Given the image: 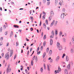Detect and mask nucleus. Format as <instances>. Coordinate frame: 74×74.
I'll return each mask as SVG.
<instances>
[{
  "instance_id": "obj_30",
  "label": "nucleus",
  "mask_w": 74,
  "mask_h": 74,
  "mask_svg": "<svg viewBox=\"0 0 74 74\" xmlns=\"http://www.w3.org/2000/svg\"><path fill=\"white\" fill-rule=\"evenodd\" d=\"M72 45V44H71V42H70L69 43V46H71Z\"/></svg>"
},
{
  "instance_id": "obj_44",
  "label": "nucleus",
  "mask_w": 74,
  "mask_h": 74,
  "mask_svg": "<svg viewBox=\"0 0 74 74\" xmlns=\"http://www.w3.org/2000/svg\"><path fill=\"white\" fill-rule=\"evenodd\" d=\"M46 2V0H43V3H44V4H45Z\"/></svg>"
},
{
  "instance_id": "obj_54",
  "label": "nucleus",
  "mask_w": 74,
  "mask_h": 74,
  "mask_svg": "<svg viewBox=\"0 0 74 74\" xmlns=\"http://www.w3.org/2000/svg\"><path fill=\"white\" fill-rule=\"evenodd\" d=\"M59 4L60 5H62V2H59Z\"/></svg>"
},
{
  "instance_id": "obj_17",
  "label": "nucleus",
  "mask_w": 74,
  "mask_h": 74,
  "mask_svg": "<svg viewBox=\"0 0 74 74\" xmlns=\"http://www.w3.org/2000/svg\"><path fill=\"white\" fill-rule=\"evenodd\" d=\"M51 33L52 35L54 36V34H55V32H54V31H52Z\"/></svg>"
},
{
  "instance_id": "obj_4",
  "label": "nucleus",
  "mask_w": 74,
  "mask_h": 74,
  "mask_svg": "<svg viewBox=\"0 0 74 74\" xmlns=\"http://www.w3.org/2000/svg\"><path fill=\"white\" fill-rule=\"evenodd\" d=\"M64 73L65 74H68V71L67 69H65L64 71Z\"/></svg>"
},
{
  "instance_id": "obj_5",
  "label": "nucleus",
  "mask_w": 74,
  "mask_h": 74,
  "mask_svg": "<svg viewBox=\"0 0 74 74\" xmlns=\"http://www.w3.org/2000/svg\"><path fill=\"white\" fill-rule=\"evenodd\" d=\"M58 48H59V50H62V49H63L62 46L61 45L58 47Z\"/></svg>"
},
{
  "instance_id": "obj_62",
  "label": "nucleus",
  "mask_w": 74,
  "mask_h": 74,
  "mask_svg": "<svg viewBox=\"0 0 74 74\" xmlns=\"http://www.w3.org/2000/svg\"><path fill=\"white\" fill-rule=\"evenodd\" d=\"M50 62H53V59H51L50 61Z\"/></svg>"
},
{
  "instance_id": "obj_45",
  "label": "nucleus",
  "mask_w": 74,
  "mask_h": 74,
  "mask_svg": "<svg viewBox=\"0 0 74 74\" xmlns=\"http://www.w3.org/2000/svg\"><path fill=\"white\" fill-rule=\"evenodd\" d=\"M64 56H66V55H65V54L64 53L63 54V56H62V58H64Z\"/></svg>"
},
{
  "instance_id": "obj_22",
  "label": "nucleus",
  "mask_w": 74,
  "mask_h": 74,
  "mask_svg": "<svg viewBox=\"0 0 74 74\" xmlns=\"http://www.w3.org/2000/svg\"><path fill=\"white\" fill-rule=\"evenodd\" d=\"M30 18H31V20L33 21V17L31 16L30 17Z\"/></svg>"
},
{
  "instance_id": "obj_55",
  "label": "nucleus",
  "mask_w": 74,
  "mask_h": 74,
  "mask_svg": "<svg viewBox=\"0 0 74 74\" xmlns=\"http://www.w3.org/2000/svg\"><path fill=\"white\" fill-rule=\"evenodd\" d=\"M3 40V38L2 37L0 38V40Z\"/></svg>"
},
{
  "instance_id": "obj_3",
  "label": "nucleus",
  "mask_w": 74,
  "mask_h": 74,
  "mask_svg": "<svg viewBox=\"0 0 74 74\" xmlns=\"http://www.w3.org/2000/svg\"><path fill=\"white\" fill-rule=\"evenodd\" d=\"M50 13V15L51 16H53L54 15V12L52 10H51Z\"/></svg>"
},
{
  "instance_id": "obj_43",
  "label": "nucleus",
  "mask_w": 74,
  "mask_h": 74,
  "mask_svg": "<svg viewBox=\"0 0 74 74\" xmlns=\"http://www.w3.org/2000/svg\"><path fill=\"white\" fill-rule=\"evenodd\" d=\"M68 68H70V64H69L67 66Z\"/></svg>"
},
{
  "instance_id": "obj_63",
  "label": "nucleus",
  "mask_w": 74,
  "mask_h": 74,
  "mask_svg": "<svg viewBox=\"0 0 74 74\" xmlns=\"http://www.w3.org/2000/svg\"><path fill=\"white\" fill-rule=\"evenodd\" d=\"M30 30H31V31H33V28H31Z\"/></svg>"
},
{
  "instance_id": "obj_40",
  "label": "nucleus",
  "mask_w": 74,
  "mask_h": 74,
  "mask_svg": "<svg viewBox=\"0 0 74 74\" xmlns=\"http://www.w3.org/2000/svg\"><path fill=\"white\" fill-rule=\"evenodd\" d=\"M42 14H45L44 15H46V13H45V12H44V11H43V12H42Z\"/></svg>"
},
{
  "instance_id": "obj_42",
  "label": "nucleus",
  "mask_w": 74,
  "mask_h": 74,
  "mask_svg": "<svg viewBox=\"0 0 74 74\" xmlns=\"http://www.w3.org/2000/svg\"><path fill=\"white\" fill-rule=\"evenodd\" d=\"M35 57H36V56H34L32 58V60H34V59H35Z\"/></svg>"
},
{
  "instance_id": "obj_36",
  "label": "nucleus",
  "mask_w": 74,
  "mask_h": 74,
  "mask_svg": "<svg viewBox=\"0 0 74 74\" xmlns=\"http://www.w3.org/2000/svg\"><path fill=\"white\" fill-rule=\"evenodd\" d=\"M2 30L3 29H2V27H1L0 28V32H2Z\"/></svg>"
},
{
  "instance_id": "obj_57",
  "label": "nucleus",
  "mask_w": 74,
  "mask_h": 74,
  "mask_svg": "<svg viewBox=\"0 0 74 74\" xmlns=\"http://www.w3.org/2000/svg\"><path fill=\"white\" fill-rule=\"evenodd\" d=\"M72 7H74V3H72Z\"/></svg>"
},
{
  "instance_id": "obj_59",
  "label": "nucleus",
  "mask_w": 74,
  "mask_h": 74,
  "mask_svg": "<svg viewBox=\"0 0 74 74\" xmlns=\"http://www.w3.org/2000/svg\"><path fill=\"white\" fill-rule=\"evenodd\" d=\"M40 51L39 52H38V53H37V54L38 55H39V54H40Z\"/></svg>"
},
{
  "instance_id": "obj_38",
  "label": "nucleus",
  "mask_w": 74,
  "mask_h": 74,
  "mask_svg": "<svg viewBox=\"0 0 74 74\" xmlns=\"http://www.w3.org/2000/svg\"><path fill=\"white\" fill-rule=\"evenodd\" d=\"M17 55L16 54H15V55L14 56V59H15V58H16Z\"/></svg>"
},
{
  "instance_id": "obj_37",
  "label": "nucleus",
  "mask_w": 74,
  "mask_h": 74,
  "mask_svg": "<svg viewBox=\"0 0 74 74\" xmlns=\"http://www.w3.org/2000/svg\"><path fill=\"white\" fill-rule=\"evenodd\" d=\"M46 44V42H45V41L44 42V43H43V46H45V44Z\"/></svg>"
},
{
  "instance_id": "obj_56",
  "label": "nucleus",
  "mask_w": 74,
  "mask_h": 74,
  "mask_svg": "<svg viewBox=\"0 0 74 74\" xmlns=\"http://www.w3.org/2000/svg\"><path fill=\"white\" fill-rule=\"evenodd\" d=\"M11 35H13V32L12 31L11 32V33H10Z\"/></svg>"
},
{
  "instance_id": "obj_23",
  "label": "nucleus",
  "mask_w": 74,
  "mask_h": 74,
  "mask_svg": "<svg viewBox=\"0 0 74 74\" xmlns=\"http://www.w3.org/2000/svg\"><path fill=\"white\" fill-rule=\"evenodd\" d=\"M59 56H58L56 58V60H57V61H58V60H59Z\"/></svg>"
},
{
  "instance_id": "obj_15",
  "label": "nucleus",
  "mask_w": 74,
  "mask_h": 74,
  "mask_svg": "<svg viewBox=\"0 0 74 74\" xmlns=\"http://www.w3.org/2000/svg\"><path fill=\"white\" fill-rule=\"evenodd\" d=\"M42 17V19H43V20H44V19H45V15H44Z\"/></svg>"
},
{
  "instance_id": "obj_1",
  "label": "nucleus",
  "mask_w": 74,
  "mask_h": 74,
  "mask_svg": "<svg viewBox=\"0 0 74 74\" xmlns=\"http://www.w3.org/2000/svg\"><path fill=\"white\" fill-rule=\"evenodd\" d=\"M5 58L7 60L9 59V54L8 53H6L5 56Z\"/></svg>"
},
{
  "instance_id": "obj_34",
  "label": "nucleus",
  "mask_w": 74,
  "mask_h": 74,
  "mask_svg": "<svg viewBox=\"0 0 74 74\" xmlns=\"http://www.w3.org/2000/svg\"><path fill=\"white\" fill-rule=\"evenodd\" d=\"M39 49H40V47H38L37 49V52H38V51H39Z\"/></svg>"
},
{
  "instance_id": "obj_11",
  "label": "nucleus",
  "mask_w": 74,
  "mask_h": 74,
  "mask_svg": "<svg viewBox=\"0 0 74 74\" xmlns=\"http://www.w3.org/2000/svg\"><path fill=\"white\" fill-rule=\"evenodd\" d=\"M57 46L58 47H60V46H61L60 45V43H59L58 42H57Z\"/></svg>"
},
{
  "instance_id": "obj_14",
  "label": "nucleus",
  "mask_w": 74,
  "mask_h": 74,
  "mask_svg": "<svg viewBox=\"0 0 74 74\" xmlns=\"http://www.w3.org/2000/svg\"><path fill=\"white\" fill-rule=\"evenodd\" d=\"M55 34L57 36L58 34V30L57 29L56 30V31H55Z\"/></svg>"
},
{
  "instance_id": "obj_50",
  "label": "nucleus",
  "mask_w": 74,
  "mask_h": 74,
  "mask_svg": "<svg viewBox=\"0 0 74 74\" xmlns=\"http://www.w3.org/2000/svg\"><path fill=\"white\" fill-rule=\"evenodd\" d=\"M55 3L56 4H57L58 3V0H55Z\"/></svg>"
},
{
  "instance_id": "obj_64",
  "label": "nucleus",
  "mask_w": 74,
  "mask_h": 74,
  "mask_svg": "<svg viewBox=\"0 0 74 74\" xmlns=\"http://www.w3.org/2000/svg\"><path fill=\"white\" fill-rule=\"evenodd\" d=\"M43 32H42V33H41V35H42V36H43Z\"/></svg>"
},
{
  "instance_id": "obj_52",
  "label": "nucleus",
  "mask_w": 74,
  "mask_h": 74,
  "mask_svg": "<svg viewBox=\"0 0 74 74\" xmlns=\"http://www.w3.org/2000/svg\"><path fill=\"white\" fill-rule=\"evenodd\" d=\"M1 55L2 57H3L4 56V53H2Z\"/></svg>"
},
{
  "instance_id": "obj_61",
  "label": "nucleus",
  "mask_w": 74,
  "mask_h": 74,
  "mask_svg": "<svg viewBox=\"0 0 74 74\" xmlns=\"http://www.w3.org/2000/svg\"><path fill=\"white\" fill-rule=\"evenodd\" d=\"M43 48V47L42 46L40 48V49H42Z\"/></svg>"
},
{
  "instance_id": "obj_39",
  "label": "nucleus",
  "mask_w": 74,
  "mask_h": 74,
  "mask_svg": "<svg viewBox=\"0 0 74 74\" xmlns=\"http://www.w3.org/2000/svg\"><path fill=\"white\" fill-rule=\"evenodd\" d=\"M44 69H46V67L45 66V64H44Z\"/></svg>"
},
{
  "instance_id": "obj_49",
  "label": "nucleus",
  "mask_w": 74,
  "mask_h": 74,
  "mask_svg": "<svg viewBox=\"0 0 74 74\" xmlns=\"http://www.w3.org/2000/svg\"><path fill=\"white\" fill-rule=\"evenodd\" d=\"M8 32H5V35H7V34H8Z\"/></svg>"
},
{
  "instance_id": "obj_33",
  "label": "nucleus",
  "mask_w": 74,
  "mask_h": 74,
  "mask_svg": "<svg viewBox=\"0 0 74 74\" xmlns=\"http://www.w3.org/2000/svg\"><path fill=\"white\" fill-rule=\"evenodd\" d=\"M48 51H49V48L48 47V48H47V49L46 52H48Z\"/></svg>"
},
{
  "instance_id": "obj_20",
  "label": "nucleus",
  "mask_w": 74,
  "mask_h": 74,
  "mask_svg": "<svg viewBox=\"0 0 74 74\" xmlns=\"http://www.w3.org/2000/svg\"><path fill=\"white\" fill-rule=\"evenodd\" d=\"M47 69H48V71H50V69H49V65H47Z\"/></svg>"
},
{
  "instance_id": "obj_48",
  "label": "nucleus",
  "mask_w": 74,
  "mask_h": 74,
  "mask_svg": "<svg viewBox=\"0 0 74 74\" xmlns=\"http://www.w3.org/2000/svg\"><path fill=\"white\" fill-rule=\"evenodd\" d=\"M2 45H3V42H1L0 43V46H1Z\"/></svg>"
},
{
  "instance_id": "obj_31",
  "label": "nucleus",
  "mask_w": 74,
  "mask_h": 74,
  "mask_svg": "<svg viewBox=\"0 0 74 74\" xmlns=\"http://www.w3.org/2000/svg\"><path fill=\"white\" fill-rule=\"evenodd\" d=\"M71 52L72 53V52H74V50L73 49H71Z\"/></svg>"
},
{
  "instance_id": "obj_28",
  "label": "nucleus",
  "mask_w": 74,
  "mask_h": 74,
  "mask_svg": "<svg viewBox=\"0 0 74 74\" xmlns=\"http://www.w3.org/2000/svg\"><path fill=\"white\" fill-rule=\"evenodd\" d=\"M52 18V16H50L49 18V20L51 21V18Z\"/></svg>"
},
{
  "instance_id": "obj_25",
  "label": "nucleus",
  "mask_w": 74,
  "mask_h": 74,
  "mask_svg": "<svg viewBox=\"0 0 74 74\" xmlns=\"http://www.w3.org/2000/svg\"><path fill=\"white\" fill-rule=\"evenodd\" d=\"M66 11V10L64 9H62V12H63V13H64Z\"/></svg>"
},
{
  "instance_id": "obj_6",
  "label": "nucleus",
  "mask_w": 74,
  "mask_h": 74,
  "mask_svg": "<svg viewBox=\"0 0 74 74\" xmlns=\"http://www.w3.org/2000/svg\"><path fill=\"white\" fill-rule=\"evenodd\" d=\"M64 14L63 13L61 15V18H64Z\"/></svg>"
},
{
  "instance_id": "obj_27",
  "label": "nucleus",
  "mask_w": 74,
  "mask_h": 74,
  "mask_svg": "<svg viewBox=\"0 0 74 74\" xmlns=\"http://www.w3.org/2000/svg\"><path fill=\"white\" fill-rule=\"evenodd\" d=\"M31 65L33 66V60H31Z\"/></svg>"
},
{
  "instance_id": "obj_13",
  "label": "nucleus",
  "mask_w": 74,
  "mask_h": 74,
  "mask_svg": "<svg viewBox=\"0 0 74 74\" xmlns=\"http://www.w3.org/2000/svg\"><path fill=\"white\" fill-rule=\"evenodd\" d=\"M60 72L58 70L55 71V73H59Z\"/></svg>"
},
{
  "instance_id": "obj_41",
  "label": "nucleus",
  "mask_w": 74,
  "mask_h": 74,
  "mask_svg": "<svg viewBox=\"0 0 74 74\" xmlns=\"http://www.w3.org/2000/svg\"><path fill=\"white\" fill-rule=\"evenodd\" d=\"M63 42H65V41H66V39H65V38H63Z\"/></svg>"
},
{
  "instance_id": "obj_29",
  "label": "nucleus",
  "mask_w": 74,
  "mask_h": 74,
  "mask_svg": "<svg viewBox=\"0 0 74 74\" xmlns=\"http://www.w3.org/2000/svg\"><path fill=\"white\" fill-rule=\"evenodd\" d=\"M48 20H46V22H45V23H46V25H48Z\"/></svg>"
},
{
  "instance_id": "obj_10",
  "label": "nucleus",
  "mask_w": 74,
  "mask_h": 74,
  "mask_svg": "<svg viewBox=\"0 0 74 74\" xmlns=\"http://www.w3.org/2000/svg\"><path fill=\"white\" fill-rule=\"evenodd\" d=\"M54 22H55V20H54L52 22V23H51L50 26H53V25Z\"/></svg>"
},
{
  "instance_id": "obj_21",
  "label": "nucleus",
  "mask_w": 74,
  "mask_h": 74,
  "mask_svg": "<svg viewBox=\"0 0 74 74\" xmlns=\"http://www.w3.org/2000/svg\"><path fill=\"white\" fill-rule=\"evenodd\" d=\"M35 60L36 61V62H37L38 61V59L37 58V57L36 56V57Z\"/></svg>"
},
{
  "instance_id": "obj_53",
  "label": "nucleus",
  "mask_w": 74,
  "mask_h": 74,
  "mask_svg": "<svg viewBox=\"0 0 74 74\" xmlns=\"http://www.w3.org/2000/svg\"><path fill=\"white\" fill-rule=\"evenodd\" d=\"M25 71L26 73H28V71H27V69H25Z\"/></svg>"
},
{
  "instance_id": "obj_24",
  "label": "nucleus",
  "mask_w": 74,
  "mask_h": 74,
  "mask_svg": "<svg viewBox=\"0 0 74 74\" xmlns=\"http://www.w3.org/2000/svg\"><path fill=\"white\" fill-rule=\"evenodd\" d=\"M53 36H54V35H52L50 36V38H53Z\"/></svg>"
},
{
  "instance_id": "obj_46",
  "label": "nucleus",
  "mask_w": 74,
  "mask_h": 74,
  "mask_svg": "<svg viewBox=\"0 0 74 74\" xmlns=\"http://www.w3.org/2000/svg\"><path fill=\"white\" fill-rule=\"evenodd\" d=\"M8 45H9V43H8H8H7V45H6V46L8 47Z\"/></svg>"
},
{
  "instance_id": "obj_26",
  "label": "nucleus",
  "mask_w": 74,
  "mask_h": 74,
  "mask_svg": "<svg viewBox=\"0 0 74 74\" xmlns=\"http://www.w3.org/2000/svg\"><path fill=\"white\" fill-rule=\"evenodd\" d=\"M52 53V50H50L49 52V54L51 55Z\"/></svg>"
},
{
  "instance_id": "obj_19",
  "label": "nucleus",
  "mask_w": 74,
  "mask_h": 74,
  "mask_svg": "<svg viewBox=\"0 0 74 74\" xmlns=\"http://www.w3.org/2000/svg\"><path fill=\"white\" fill-rule=\"evenodd\" d=\"M66 61H69V57L68 56H66Z\"/></svg>"
},
{
  "instance_id": "obj_2",
  "label": "nucleus",
  "mask_w": 74,
  "mask_h": 74,
  "mask_svg": "<svg viewBox=\"0 0 74 74\" xmlns=\"http://www.w3.org/2000/svg\"><path fill=\"white\" fill-rule=\"evenodd\" d=\"M11 69L10 68V66H8L6 70V73H8V72L11 71Z\"/></svg>"
},
{
  "instance_id": "obj_9",
  "label": "nucleus",
  "mask_w": 74,
  "mask_h": 74,
  "mask_svg": "<svg viewBox=\"0 0 74 74\" xmlns=\"http://www.w3.org/2000/svg\"><path fill=\"white\" fill-rule=\"evenodd\" d=\"M52 44H53V40L52 39L50 40V45H52Z\"/></svg>"
},
{
  "instance_id": "obj_7",
  "label": "nucleus",
  "mask_w": 74,
  "mask_h": 74,
  "mask_svg": "<svg viewBox=\"0 0 74 74\" xmlns=\"http://www.w3.org/2000/svg\"><path fill=\"white\" fill-rule=\"evenodd\" d=\"M13 27L16 28H19V26L16 25H14Z\"/></svg>"
},
{
  "instance_id": "obj_58",
  "label": "nucleus",
  "mask_w": 74,
  "mask_h": 74,
  "mask_svg": "<svg viewBox=\"0 0 74 74\" xmlns=\"http://www.w3.org/2000/svg\"><path fill=\"white\" fill-rule=\"evenodd\" d=\"M8 51L9 52H10V51H11V49H8Z\"/></svg>"
},
{
  "instance_id": "obj_18",
  "label": "nucleus",
  "mask_w": 74,
  "mask_h": 74,
  "mask_svg": "<svg viewBox=\"0 0 74 74\" xmlns=\"http://www.w3.org/2000/svg\"><path fill=\"white\" fill-rule=\"evenodd\" d=\"M72 42L73 44H74V37H73L72 38Z\"/></svg>"
},
{
  "instance_id": "obj_47",
  "label": "nucleus",
  "mask_w": 74,
  "mask_h": 74,
  "mask_svg": "<svg viewBox=\"0 0 74 74\" xmlns=\"http://www.w3.org/2000/svg\"><path fill=\"white\" fill-rule=\"evenodd\" d=\"M59 71H61V69H60V67H58V70Z\"/></svg>"
},
{
  "instance_id": "obj_51",
  "label": "nucleus",
  "mask_w": 74,
  "mask_h": 74,
  "mask_svg": "<svg viewBox=\"0 0 74 74\" xmlns=\"http://www.w3.org/2000/svg\"><path fill=\"white\" fill-rule=\"evenodd\" d=\"M57 23H58V21H56L55 22V23L54 24L55 25H57Z\"/></svg>"
},
{
  "instance_id": "obj_16",
  "label": "nucleus",
  "mask_w": 74,
  "mask_h": 74,
  "mask_svg": "<svg viewBox=\"0 0 74 74\" xmlns=\"http://www.w3.org/2000/svg\"><path fill=\"white\" fill-rule=\"evenodd\" d=\"M43 27L44 28H46V27H47L46 26V25H45V23L43 24Z\"/></svg>"
},
{
  "instance_id": "obj_8",
  "label": "nucleus",
  "mask_w": 74,
  "mask_h": 74,
  "mask_svg": "<svg viewBox=\"0 0 74 74\" xmlns=\"http://www.w3.org/2000/svg\"><path fill=\"white\" fill-rule=\"evenodd\" d=\"M12 53H13V51H11L10 52V57H11V56L12 55Z\"/></svg>"
},
{
  "instance_id": "obj_12",
  "label": "nucleus",
  "mask_w": 74,
  "mask_h": 74,
  "mask_svg": "<svg viewBox=\"0 0 74 74\" xmlns=\"http://www.w3.org/2000/svg\"><path fill=\"white\" fill-rule=\"evenodd\" d=\"M45 55H46V53L45 52L43 56V58H45Z\"/></svg>"
},
{
  "instance_id": "obj_32",
  "label": "nucleus",
  "mask_w": 74,
  "mask_h": 74,
  "mask_svg": "<svg viewBox=\"0 0 74 74\" xmlns=\"http://www.w3.org/2000/svg\"><path fill=\"white\" fill-rule=\"evenodd\" d=\"M46 35H44V36L43 37V38H44V39H46Z\"/></svg>"
},
{
  "instance_id": "obj_60",
  "label": "nucleus",
  "mask_w": 74,
  "mask_h": 74,
  "mask_svg": "<svg viewBox=\"0 0 74 74\" xmlns=\"http://www.w3.org/2000/svg\"><path fill=\"white\" fill-rule=\"evenodd\" d=\"M47 4L48 5H49V4H50V2H47Z\"/></svg>"
},
{
  "instance_id": "obj_35",
  "label": "nucleus",
  "mask_w": 74,
  "mask_h": 74,
  "mask_svg": "<svg viewBox=\"0 0 74 74\" xmlns=\"http://www.w3.org/2000/svg\"><path fill=\"white\" fill-rule=\"evenodd\" d=\"M40 70L42 72L43 71V69L42 68V67H41L40 69Z\"/></svg>"
}]
</instances>
